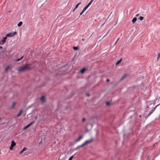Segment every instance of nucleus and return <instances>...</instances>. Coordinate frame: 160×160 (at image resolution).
Listing matches in <instances>:
<instances>
[{
	"instance_id": "5fc2aeb1",
	"label": "nucleus",
	"mask_w": 160,
	"mask_h": 160,
	"mask_svg": "<svg viewBox=\"0 0 160 160\" xmlns=\"http://www.w3.org/2000/svg\"><path fill=\"white\" fill-rule=\"evenodd\" d=\"M1 118L0 117V119H1Z\"/></svg>"
},
{
	"instance_id": "bb28decb",
	"label": "nucleus",
	"mask_w": 160,
	"mask_h": 160,
	"mask_svg": "<svg viewBox=\"0 0 160 160\" xmlns=\"http://www.w3.org/2000/svg\"><path fill=\"white\" fill-rule=\"evenodd\" d=\"M75 154H74L72 156H71L69 158L68 160H72V158H73V156H74L75 155Z\"/></svg>"
},
{
	"instance_id": "dca6fc26",
	"label": "nucleus",
	"mask_w": 160,
	"mask_h": 160,
	"mask_svg": "<svg viewBox=\"0 0 160 160\" xmlns=\"http://www.w3.org/2000/svg\"><path fill=\"white\" fill-rule=\"evenodd\" d=\"M127 74H125L120 79V81L122 80L126 76Z\"/></svg>"
},
{
	"instance_id": "f3484780",
	"label": "nucleus",
	"mask_w": 160,
	"mask_h": 160,
	"mask_svg": "<svg viewBox=\"0 0 160 160\" xmlns=\"http://www.w3.org/2000/svg\"><path fill=\"white\" fill-rule=\"evenodd\" d=\"M30 126V125L29 124H28L26 126H25V127H24V128H23V130H25L27 129V128H28Z\"/></svg>"
},
{
	"instance_id": "a18cd8bd",
	"label": "nucleus",
	"mask_w": 160,
	"mask_h": 160,
	"mask_svg": "<svg viewBox=\"0 0 160 160\" xmlns=\"http://www.w3.org/2000/svg\"><path fill=\"white\" fill-rule=\"evenodd\" d=\"M139 14H137L136 15V17H138V16H139Z\"/></svg>"
},
{
	"instance_id": "473e14b6",
	"label": "nucleus",
	"mask_w": 160,
	"mask_h": 160,
	"mask_svg": "<svg viewBox=\"0 0 160 160\" xmlns=\"http://www.w3.org/2000/svg\"><path fill=\"white\" fill-rule=\"evenodd\" d=\"M86 10L85 9H84V8H83V9H82V11L81 12H82V13H83Z\"/></svg>"
},
{
	"instance_id": "5701e85b",
	"label": "nucleus",
	"mask_w": 160,
	"mask_h": 160,
	"mask_svg": "<svg viewBox=\"0 0 160 160\" xmlns=\"http://www.w3.org/2000/svg\"><path fill=\"white\" fill-rule=\"evenodd\" d=\"M23 58V56H22L20 58L18 59H16L15 60V61L17 62L19 61L20 60H21Z\"/></svg>"
},
{
	"instance_id": "37998d69",
	"label": "nucleus",
	"mask_w": 160,
	"mask_h": 160,
	"mask_svg": "<svg viewBox=\"0 0 160 160\" xmlns=\"http://www.w3.org/2000/svg\"><path fill=\"white\" fill-rule=\"evenodd\" d=\"M87 95L88 96H89L90 95L88 93H87Z\"/></svg>"
},
{
	"instance_id": "603ef678",
	"label": "nucleus",
	"mask_w": 160,
	"mask_h": 160,
	"mask_svg": "<svg viewBox=\"0 0 160 160\" xmlns=\"http://www.w3.org/2000/svg\"><path fill=\"white\" fill-rule=\"evenodd\" d=\"M42 143V142L41 141H40L39 142V144H41Z\"/></svg>"
},
{
	"instance_id": "4468645a",
	"label": "nucleus",
	"mask_w": 160,
	"mask_h": 160,
	"mask_svg": "<svg viewBox=\"0 0 160 160\" xmlns=\"http://www.w3.org/2000/svg\"><path fill=\"white\" fill-rule=\"evenodd\" d=\"M122 60V58H121L116 63V64L115 65H118V64H119L120 63V62H121V61Z\"/></svg>"
},
{
	"instance_id": "f8f14e48",
	"label": "nucleus",
	"mask_w": 160,
	"mask_h": 160,
	"mask_svg": "<svg viewBox=\"0 0 160 160\" xmlns=\"http://www.w3.org/2000/svg\"><path fill=\"white\" fill-rule=\"evenodd\" d=\"M137 18L136 17L134 18L132 20V22L133 23H135L137 21Z\"/></svg>"
},
{
	"instance_id": "9d476101",
	"label": "nucleus",
	"mask_w": 160,
	"mask_h": 160,
	"mask_svg": "<svg viewBox=\"0 0 160 160\" xmlns=\"http://www.w3.org/2000/svg\"><path fill=\"white\" fill-rule=\"evenodd\" d=\"M45 97L44 96H42L40 98V100L42 102H45Z\"/></svg>"
},
{
	"instance_id": "864d4df0",
	"label": "nucleus",
	"mask_w": 160,
	"mask_h": 160,
	"mask_svg": "<svg viewBox=\"0 0 160 160\" xmlns=\"http://www.w3.org/2000/svg\"><path fill=\"white\" fill-rule=\"evenodd\" d=\"M76 9H75V8H74V9L73 10V12H74V11H75V10Z\"/></svg>"
},
{
	"instance_id": "7c9ffc66",
	"label": "nucleus",
	"mask_w": 160,
	"mask_h": 160,
	"mask_svg": "<svg viewBox=\"0 0 160 160\" xmlns=\"http://www.w3.org/2000/svg\"><path fill=\"white\" fill-rule=\"evenodd\" d=\"M35 122L34 121L30 123H29V124L30 126L31 125H32V124H34Z\"/></svg>"
},
{
	"instance_id": "423d86ee",
	"label": "nucleus",
	"mask_w": 160,
	"mask_h": 160,
	"mask_svg": "<svg viewBox=\"0 0 160 160\" xmlns=\"http://www.w3.org/2000/svg\"><path fill=\"white\" fill-rule=\"evenodd\" d=\"M7 39V37H6V36L4 37L3 39L0 41V44L2 45L4 44V43L6 42Z\"/></svg>"
},
{
	"instance_id": "a211bd4d",
	"label": "nucleus",
	"mask_w": 160,
	"mask_h": 160,
	"mask_svg": "<svg viewBox=\"0 0 160 160\" xmlns=\"http://www.w3.org/2000/svg\"><path fill=\"white\" fill-rule=\"evenodd\" d=\"M22 24V22L21 21L19 22L18 24V27H20Z\"/></svg>"
},
{
	"instance_id": "39448f33",
	"label": "nucleus",
	"mask_w": 160,
	"mask_h": 160,
	"mask_svg": "<svg viewBox=\"0 0 160 160\" xmlns=\"http://www.w3.org/2000/svg\"><path fill=\"white\" fill-rule=\"evenodd\" d=\"M11 142L12 143L9 149L11 150H12L13 149V147L16 145V144L15 142L13 141H12Z\"/></svg>"
},
{
	"instance_id": "8fccbe9b",
	"label": "nucleus",
	"mask_w": 160,
	"mask_h": 160,
	"mask_svg": "<svg viewBox=\"0 0 160 160\" xmlns=\"http://www.w3.org/2000/svg\"><path fill=\"white\" fill-rule=\"evenodd\" d=\"M139 117L140 118H141V117H142V115H139Z\"/></svg>"
},
{
	"instance_id": "6e6552de",
	"label": "nucleus",
	"mask_w": 160,
	"mask_h": 160,
	"mask_svg": "<svg viewBox=\"0 0 160 160\" xmlns=\"http://www.w3.org/2000/svg\"><path fill=\"white\" fill-rule=\"evenodd\" d=\"M87 70V69H86V68H83L80 70V72L81 73L83 74Z\"/></svg>"
},
{
	"instance_id": "b1692460",
	"label": "nucleus",
	"mask_w": 160,
	"mask_h": 160,
	"mask_svg": "<svg viewBox=\"0 0 160 160\" xmlns=\"http://www.w3.org/2000/svg\"><path fill=\"white\" fill-rule=\"evenodd\" d=\"M73 48L74 50H79V48L78 47H73Z\"/></svg>"
},
{
	"instance_id": "72a5a7b5",
	"label": "nucleus",
	"mask_w": 160,
	"mask_h": 160,
	"mask_svg": "<svg viewBox=\"0 0 160 160\" xmlns=\"http://www.w3.org/2000/svg\"><path fill=\"white\" fill-rule=\"evenodd\" d=\"M86 10L85 9H84V8H83V9H82V11L81 12H82V13H83Z\"/></svg>"
},
{
	"instance_id": "79ce46f5",
	"label": "nucleus",
	"mask_w": 160,
	"mask_h": 160,
	"mask_svg": "<svg viewBox=\"0 0 160 160\" xmlns=\"http://www.w3.org/2000/svg\"><path fill=\"white\" fill-rule=\"evenodd\" d=\"M119 39H120V38H118L117 40L116 41V42H117L119 40Z\"/></svg>"
},
{
	"instance_id": "de8ad7c7",
	"label": "nucleus",
	"mask_w": 160,
	"mask_h": 160,
	"mask_svg": "<svg viewBox=\"0 0 160 160\" xmlns=\"http://www.w3.org/2000/svg\"><path fill=\"white\" fill-rule=\"evenodd\" d=\"M117 43V42L116 41V42L114 44V46Z\"/></svg>"
},
{
	"instance_id": "a19ab883",
	"label": "nucleus",
	"mask_w": 160,
	"mask_h": 160,
	"mask_svg": "<svg viewBox=\"0 0 160 160\" xmlns=\"http://www.w3.org/2000/svg\"><path fill=\"white\" fill-rule=\"evenodd\" d=\"M81 4V2H79V3H78V4H77V5H78V6L80 4Z\"/></svg>"
},
{
	"instance_id": "f704fd0d",
	"label": "nucleus",
	"mask_w": 160,
	"mask_h": 160,
	"mask_svg": "<svg viewBox=\"0 0 160 160\" xmlns=\"http://www.w3.org/2000/svg\"><path fill=\"white\" fill-rule=\"evenodd\" d=\"M85 118H83L82 119V122H84L85 121Z\"/></svg>"
},
{
	"instance_id": "09e8293b",
	"label": "nucleus",
	"mask_w": 160,
	"mask_h": 160,
	"mask_svg": "<svg viewBox=\"0 0 160 160\" xmlns=\"http://www.w3.org/2000/svg\"><path fill=\"white\" fill-rule=\"evenodd\" d=\"M3 48L1 47V46H0V49H2Z\"/></svg>"
},
{
	"instance_id": "6e6d98bb",
	"label": "nucleus",
	"mask_w": 160,
	"mask_h": 160,
	"mask_svg": "<svg viewBox=\"0 0 160 160\" xmlns=\"http://www.w3.org/2000/svg\"><path fill=\"white\" fill-rule=\"evenodd\" d=\"M160 104H160H159V105Z\"/></svg>"
},
{
	"instance_id": "ddd939ff",
	"label": "nucleus",
	"mask_w": 160,
	"mask_h": 160,
	"mask_svg": "<svg viewBox=\"0 0 160 160\" xmlns=\"http://www.w3.org/2000/svg\"><path fill=\"white\" fill-rule=\"evenodd\" d=\"M22 112V110H21L19 112V113L17 115V117H19L21 116Z\"/></svg>"
},
{
	"instance_id": "4be33fe9",
	"label": "nucleus",
	"mask_w": 160,
	"mask_h": 160,
	"mask_svg": "<svg viewBox=\"0 0 160 160\" xmlns=\"http://www.w3.org/2000/svg\"><path fill=\"white\" fill-rule=\"evenodd\" d=\"M93 0H91L90 2L88 3V4L86 5L87 7L88 8L89 6L91 5V4L93 2Z\"/></svg>"
},
{
	"instance_id": "49530a36",
	"label": "nucleus",
	"mask_w": 160,
	"mask_h": 160,
	"mask_svg": "<svg viewBox=\"0 0 160 160\" xmlns=\"http://www.w3.org/2000/svg\"><path fill=\"white\" fill-rule=\"evenodd\" d=\"M82 13H82V12H81L80 13V16H79V17H80Z\"/></svg>"
},
{
	"instance_id": "c85d7f7f",
	"label": "nucleus",
	"mask_w": 160,
	"mask_h": 160,
	"mask_svg": "<svg viewBox=\"0 0 160 160\" xmlns=\"http://www.w3.org/2000/svg\"><path fill=\"white\" fill-rule=\"evenodd\" d=\"M144 18L142 16H140L139 18V19L141 20L142 21L143 20Z\"/></svg>"
},
{
	"instance_id": "412c9836",
	"label": "nucleus",
	"mask_w": 160,
	"mask_h": 160,
	"mask_svg": "<svg viewBox=\"0 0 160 160\" xmlns=\"http://www.w3.org/2000/svg\"><path fill=\"white\" fill-rule=\"evenodd\" d=\"M93 0H91L90 2L88 3V4L86 5L87 7L88 8L89 6L91 5V4L93 2Z\"/></svg>"
},
{
	"instance_id": "0eeeda50",
	"label": "nucleus",
	"mask_w": 160,
	"mask_h": 160,
	"mask_svg": "<svg viewBox=\"0 0 160 160\" xmlns=\"http://www.w3.org/2000/svg\"><path fill=\"white\" fill-rule=\"evenodd\" d=\"M93 140V139L92 138L89 140H86L85 142L84 143L85 145L88 144V143H90Z\"/></svg>"
},
{
	"instance_id": "c03bdc74",
	"label": "nucleus",
	"mask_w": 160,
	"mask_h": 160,
	"mask_svg": "<svg viewBox=\"0 0 160 160\" xmlns=\"http://www.w3.org/2000/svg\"><path fill=\"white\" fill-rule=\"evenodd\" d=\"M112 12L111 13H110V14L109 15V16H108V18L107 19V20L108 19V18H109V17H110V16L111 15V13H112Z\"/></svg>"
},
{
	"instance_id": "4d7b16f0",
	"label": "nucleus",
	"mask_w": 160,
	"mask_h": 160,
	"mask_svg": "<svg viewBox=\"0 0 160 160\" xmlns=\"http://www.w3.org/2000/svg\"><path fill=\"white\" fill-rule=\"evenodd\" d=\"M160 104H160H159V105Z\"/></svg>"
},
{
	"instance_id": "aec40b11",
	"label": "nucleus",
	"mask_w": 160,
	"mask_h": 160,
	"mask_svg": "<svg viewBox=\"0 0 160 160\" xmlns=\"http://www.w3.org/2000/svg\"><path fill=\"white\" fill-rule=\"evenodd\" d=\"M93 0H91L90 2L88 3V4L86 5L87 7L88 8L89 6L91 5V4L93 2Z\"/></svg>"
},
{
	"instance_id": "2eb2a0df",
	"label": "nucleus",
	"mask_w": 160,
	"mask_h": 160,
	"mask_svg": "<svg viewBox=\"0 0 160 160\" xmlns=\"http://www.w3.org/2000/svg\"><path fill=\"white\" fill-rule=\"evenodd\" d=\"M10 68V66H8L5 69V72H7L8 70Z\"/></svg>"
},
{
	"instance_id": "c756f323",
	"label": "nucleus",
	"mask_w": 160,
	"mask_h": 160,
	"mask_svg": "<svg viewBox=\"0 0 160 160\" xmlns=\"http://www.w3.org/2000/svg\"><path fill=\"white\" fill-rule=\"evenodd\" d=\"M110 30V29H109L107 32L104 35V37H105L108 34Z\"/></svg>"
},
{
	"instance_id": "7ed1b4c3",
	"label": "nucleus",
	"mask_w": 160,
	"mask_h": 160,
	"mask_svg": "<svg viewBox=\"0 0 160 160\" xmlns=\"http://www.w3.org/2000/svg\"><path fill=\"white\" fill-rule=\"evenodd\" d=\"M158 105H159V104L156 106L155 107L153 108L150 111L148 114L145 117V119L147 118L156 109L157 107H158Z\"/></svg>"
},
{
	"instance_id": "a878e982",
	"label": "nucleus",
	"mask_w": 160,
	"mask_h": 160,
	"mask_svg": "<svg viewBox=\"0 0 160 160\" xmlns=\"http://www.w3.org/2000/svg\"><path fill=\"white\" fill-rule=\"evenodd\" d=\"M15 104H16V102H14L12 103V109H13V108H14V106H15Z\"/></svg>"
},
{
	"instance_id": "1a4fd4ad",
	"label": "nucleus",
	"mask_w": 160,
	"mask_h": 160,
	"mask_svg": "<svg viewBox=\"0 0 160 160\" xmlns=\"http://www.w3.org/2000/svg\"><path fill=\"white\" fill-rule=\"evenodd\" d=\"M83 138L82 135H81L78 139L75 140V142H77L79 141L81 139H82Z\"/></svg>"
},
{
	"instance_id": "c9c22d12",
	"label": "nucleus",
	"mask_w": 160,
	"mask_h": 160,
	"mask_svg": "<svg viewBox=\"0 0 160 160\" xmlns=\"http://www.w3.org/2000/svg\"><path fill=\"white\" fill-rule=\"evenodd\" d=\"M80 148L79 147V146H78V147H77L74 150H77L78 149V148Z\"/></svg>"
},
{
	"instance_id": "6ab92c4d",
	"label": "nucleus",
	"mask_w": 160,
	"mask_h": 160,
	"mask_svg": "<svg viewBox=\"0 0 160 160\" xmlns=\"http://www.w3.org/2000/svg\"><path fill=\"white\" fill-rule=\"evenodd\" d=\"M93 0H91L90 2L88 3V4L86 5L87 7L88 8L89 6L91 5V4L93 2Z\"/></svg>"
},
{
	"instance_id": "20e7f679",
	"label": "nucleus",
	"mask_w": 160,
	"mask_h": 160,
	"mask_svg": "<svg viewBox=\"0 0 160 160\" xmlns=\"http://www.w3.org/2000/svg\"><path fill=\"white\" fill-rule=\"evenodd\" d=\"M17 34L16 32H12L7 34L6 35V37H12L16 35Z\"/></svg>"
},
{
	"instance_id": "cd10ccee",
	"label": "nucleus",
	"mask_w": 160,
	"mask_h": 160,
	"mask_svg": "<svg viewBox=\"0 0 160 160\" xmlns=\"http://www.w3.org/2000/svg\"><path fill=\"white\" fill-rule=\"evenodd\" d=\"M160 58V53H158V56L157 58V61H158L159 58Z\"/></svg>"
},
{
	"instance_id": "3c124183",
	"label": "nucleus",
	"mask_w": 160,
	"mask_h": 160,
	"mask_svg": "<svg viewBox=\"0 0 160 160\" xmlns=\"http://www.w3.org/2000/svg\"><path fill=\"white\" fill-rule=\"evenodd\" d=\"M82 40L83 41H84V39H83V38H82Z\"/></svg>"
},
{
	"instance_id": "f257e3e1",
	"label": "nucleus",
	"mask_w": 160,
	"mask_h": 160,
	"mask_svg": "<svg viewBox=\"0 0 160 160\" xmlns=\"http://www.w3.org/2000/svg\"><path fill=\"white\" fill-rule=\"evenodd\" d=\"M32 68L30 67V65L28 64H26L22 67H20L18 69L20 72H23L26 71L30 70Z\"/></svg>"
},
{
	"instance_id": "ea45409f",
	"label": "nucleus",
	"mask_w": 160,
	"mask_h": 160,
	"mask_svg": "<svg viewBox=\"0 0 160 160\" xmlns=\"http://www.w3.org/2000/svg\"><path fill=\"white\" fill-rule=\"evenodd\" d=\"M38 118V116L37 115H36L35 117V119H37V118Z\"/></svg>"
},
{
	"instance_id": "9b49d317",
	"label": "nucleus",
	"mask_w": 160,
	"mask_h": 160,
	"mask_svg": "<svg viewBox=\"0 0 160 160\" xmlns=\"http://www.w3.org/2000/svg\"><path fill=\"white\" fill-rule=\"evenodd\" d=\"M27 149V148H24L22 149V150L21 151V152H19V154H22V153H23V152L24 151H26V150Z\"/></svg>"
},
{
	"instance_id": "13d9d810",
	"label": "nucleus",
	"mask_w": 160,
	"mask_h": 160,
	"mask_svg": "<svg viewBox=\"0 0 160 160\" xmlns=\"http://www.w3.org/2000/svg\"><path fill=\"white\" fill-rule=\"evenodd\" d=\"M94 0H93V1Z\"/></svg>"
},
{
	"instance_id": "4c0bfd02",
	"label": "nucleus",
	"mask_w": 160,
	"mask_h": 160,
	"mask_svg": "<svg viewBox=\"0 0 160 160\" xmlns=\"http://www.w3.org/2000/svg\"><path fill=\"white\" fill-rule=\"evenodd\" d=\"M78 6L77 5H76L75 7V9H76V8H77L78 7Z\"/></svg>"
},
{
	"instance_id": "e433bc0d",
	"label": "nucleus",
	"mask_w": 160,
	"mask_h": 160,
	"mask_svg": "<svg viewBox=\"0 0 160 160\" xmlns=\"http://www.w3.org/2000/svg\"><path fill=\"white\" fill-rule=\"evenodd\" d=\"M88 8V7L86 6L83 8L85 9V10H86Z\"/></svg>"
},
{
	"instance_id": "2f4dec72",
	"label": "nucleus",
	"mask_w": 160,
	"mask_h": 160,
	"mask_svg": "<svg viewBox=\"0 0 160 160\" xmlns=\"http://www.w3.org/2000/svg\"><path fill=\"white\" fill-rule=\"evenodd\" d=\"M84 145H85V144L84 143L83 144H82L81 145H80V146H79V147L80 148H81L83 146H84Z\"/></svg>"
},
{
	"instance_id": "58836bf2",
	"label": "nucleus",
	"mask_w": 160,
	"mask_h": 160,
	"mask_svg": "<svg viewBox=\"0 0 160 160\" xmlns=\"http://www.w3.org/2000/svg\"><path fill=\"white\" fill-rule=\"evenodd\" d=\"M109 81V79H107L106 80V82H108Z\"/></svg>"
},
{
	"instance_id": "f03ea898",
	"label": "nucleus",
	"mask_w": 160,
	"mask_h": 160,
	"mask_svg": "<svg viewBox=\"0 0 160 160\" xmlns=\"http://www.w3.org/2000/svg\"><path fill=\"white\" fill-rule=\"evenodd\" d=\"M93 126V125L91 123H88L87 124L86 127V132L90 131Z\"/></svg>"
},
{
	"instance_id": "393cba45",
	"label": "nucleus",
	"mask_w": 160,
	"mask_h": 160,
	"mask_svg": "<svg viewBox=\"0 0 160 160\" xmlns=\"http://www.w3.org/2000/svg\"><path fill=\"white\" fill-rule=\"evenodd\" d=\"M106 106H109V105H110L111 104V103L110 102L107 101L106 102Z\"/></svg>"
}]
</instances>
